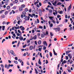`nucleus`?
<instances>
[{"label": "nucleus", "instance_id": "nucleus-16", "mask_svg": "<svg viewBox=\"0 0 74 74\" xmlns=\"http://www.w3.org/2000/svg\"><path fill=\"white\" fill-rule=\"evenodd\" d=\"M33 46H30L29 47V49L30 50H32L33 49Z\"/></svg>", "mask_w": 74, "mask_h": 74}, {"label": "nucleus", "instance_id": "nucleus-62", "mask_svg": "<svg viewBox=\"0 0 74 74\" xmlns=\"http://www.w3.org/2000/svg\"><path fill=\"white\" fill-rule=\"evenodd\" d=\"M10 22H7V23H6L7 25H8V24L10 23Z\"/></svg>", "mask_w": 74, "mask_h": 74}, {"label": "nucleus", "instance_id": "nucleus-42", "mask_svg": "<svg viewBox=\"0 0 74 74\" xmlns=\"http://www.w3.org/2000/svg\"><path fill=\"white\" fill-rule=\"evenodd\" d=\"M14 62L15 63H16V64H18V62L16 61H14Z\"/></svg>", "mask_w": 74, "mask_h": 74}, {"label": "nucleus", "instance_id": "nucleus-28", "mask_svg": "<svg viewBox=\"0 0 74 74\" xmlns=\"http://www.w3.org/2000/svg\"><path fill=\"white\" fill-rule=\"evenodd\" d=\"M41 49H42V47H41L40 48H38V50L39 51H41Z\"/></svg>", "mask_w": 74, "mask_h": 74}, {"label": "nucleus", "instance_id": "nucleus-4", "mask_svg": "<svg viewBox=\"0 0 74 74\" xmlns=\"http://www.w3.org/2000/svg\"><path fill=\"white\" fill-rule=\"evenodd\" d=\"M71 4L70 6H69L68 9V11H70V10L71 9Z\"/></svg>", "mask_w": 74, "mask_h": 74}, {"label": "nucleus", "instance_id": "nucleus-49", "mask_svg": "<svg viewBox=\"0 0 74 74\" xmlns=\"http://www.w3.org/2000/svg\"><path fill=\"white\" fill-rule=\"evenodd\" d=\"M42 14V13H41V12H39V15L40 16H41V15Z\"/></svg>", "mask_w": 74, "mask_h": 74}, {"label": "nucleus", "instance_id": "nucleus-54", "mask_svg": "<svg viewBox=\"0 0 74 74\" xmlns=\"http://www.w3.org/2000/svg\"><path fill=\"white\" fill-rule=\"evenodd\" d=\"M50 35L51 36H53V35L52 33V32H50Z\"/></svg>", "mask_w": 74, "mask_h": 74}, {"label": "nucleus", "instance_id": "nucleus-6", "mask_svg": "<svg viewBox=\"0 0 74 74\" xmlns=\"http://www.w3.org/2000/svg\"><path fill=\"white\" fill-rule=\"evenodd\" d=\"M68 56L69 58L70 59H71L72 58V56H71V53H69V54H68Z\"/></svg>", "mask_w": 74, "mask_h": 74}, {"label": "nucleus", "instance_id": "nucleus-9", "mask_svg": "<svg viewBox=\"0 0 74 74\" xmlns=\"http://www.w3.org/2000/svg\"><path fill=\"white\" fill-rule=\"evenodd\" d=\"M33 38V40H36L37 39V35H35L34 36V37L32 38Z\"/></svg>", "mask_w": 74, "mask_h": 74}, {"label": "nucleus", "instance_id": "nucleus-46", "mask_svg": "<svg viewBox=\"0 0 74 74\" xmlns=\"http://www.w3.org/2000/svg\"><path fill=\"white\" fill-rule=\"evenodd\" d=\"M39 4L40 6H41L42 5V4H41V3L40 2L39 3Z\"/></svg>", "mask_w": 74, "mask_h": 74}, {"label": "nucleus", "instance_id": "nucleus-12", "mask_svg": "<svg viewBox=\"0 0 74 74\" xmlns=\"http://www.w3.org/2000/svg\"><path fill=\"white\" fill-rule=\"evenodd\" d=\"M70 52V51H66V55H68L69 53Z\"/></svg>", "mask_w": 74, "mask_h": 74}, {"label": "nucleus", "instance_id": "nucleus-29", "mask_svg": "<svg viewBox=\"0 0 74 74\" xmlns=\"http://www.w3.org/2000/svg\"><path fill=\"white\" fill-rule=\"evenodd\" d=\"M1 16L2 18H5V15H1Z\"/></svg>", "mask_w": 74, "mask_h": 74}, {"label": "nucleus", "instance_id": "nucleus-38", "mask_svg": "<svg viewBox=\"0 0 74 74\" xmlns=\"http://www.w3.org/2000/svg\"><path fill=\"white\" fill-rule=\"evenodd\" d=\"M5 68H8V65L7 64H5Z\"/></svg>", "mask_w": 74, "mask_h": 74}, {"label": "nucleus", "instance_id": "nucleus-35", "mask_svg": "<svg viewBox=\"0 0 74 74\" xmlns=\"http://www.w3.org/2000/svg\"><path fill=\"white\" fill-rule=\"evenodd\" d=\"M37 22L38 23H40V21H39V20L38 18H37Z\"/></svg>", "mask_w": 74, "mask_h": 74}, {"label": "nucleus", "instance_id": "nucleus-30", "mask_svg": "<svg viewBox=\"0 0 74 74\" xmlns=\"http://www.w3.org/2000/svg\"><path fill=\"white\" fill-rule=\"evenodd\" d=\"M49 55L51 57H52V54L51 52H50Z\"/></svg>", "mask_w": 74, "mask_h": 74}, {"label": "nucleus", "instance_id": "nucleus-44", "mask_svg": "<svg viewBox=\"0 0 74 74\" xmlns=\"http://www.w3.org/2000/svg\"><path fill=\"white\" fill-rule=\"evenodd\" d=\"M63 62L64 63H67V61L64 60Z\"/></svg>", "mask_w": 74, "mask_h": 74}, {"label": "nucleus", "instance_id": "nucleus-18", "mask_svg": "<svg viewBox=\"0 0 74 74\" xmlns=\"http://www.w3.org/2000/svg\"><path fill=\"white\" fill-rule=\"evenodd\" d=\"M19 10L20 11H23V8H19Z\"/></svg>", "mask_w": 74, "mask_h": 74}, {"label": "nucleus", "instance_id": "nucleus-26", "mask_svg": "<svg viewBox=\"0 0 74 74\" xmlns=\"http://www.w3.org/2000/svg\"><path fill=\"white\" fill-rule=\"evenodd\" d=\"M35 73H36V74H37V73H38V71H37V69H35Z\"/></svg>", "mask_w": 74, "mask_h": 74}, {"label": "nucleus", "instance_id": "nucleus-47", "mask_svg": "<svg viewBox=\"0 0 74 74\" xmlns=\"http://www.w3.org/2000/svg\"><path fill=\"white\" fill-rule=\"evenodd\" d=\"M26 45H24L23 46V48H25V47H26Z\"/></svg>", "mask_w": 74, "mask_h": 74}, {"label": "nucleus", "instance_id": "nucleus-32", "mask_svg": "<svg viewBox=\"0 0 74 74\" xmlns=\"http://www.w3.org/2000/svg\"><path fill=\"white\" fill-rule=\"evenodd\" d=\"M60 5H61V4H62V3H61L60 2H58V3L57 4V5H60Z\"/></svg>", "mask_w": 74, "mask_h": 74}, {"label": "nucleus", "instance_id": "nucleus-3", "mask_svg": "<svg viewBox=\"0 0 74 74\" xmlns=\"http://www.w3.org/2000/svg\"><path fill=\"white\" fill-rule=\"evenodd\" d=\"M54 11H55V12H53V14L55 16L56 15H57L58 14V12H57V11L56 10H54Z\"/></svg>", "mask_w": 74, "mask_h": 74}, {"label": "nucleus", "instance_id": "nucleus-34", "mask_svg": "<svg viewBox=\"0 0 74 74\" xmlns=\"http://www.w3.org/2000/svg\"><path fill=\"white\" fill-rule=\"evenodd\" d=\"M67 70H68V72H69V73H70V72H71V70L69 69H67Z\"/></svg>", "mask_w": 74, "mask_h": 74}, {"label": "nucleus", "instance_id": "nucleus-5", "mask_svg": "<svg viewBox=\"0 0 74 74\" xmlns=\"http://www.w3.org/2000/svg\"><path fill=\"white\" fill-rule=\"evenodd\" d=\"M56 3H57V1H56V0L54 2V3H52V4L53 5L56 6Z\"/></svg>", "mask_w": 74, "mask_h": 74}, {"label": "nucleus", "instance_id": "nucleus-59", "mask_svg": "<svg viewBox=\"0 0 74 74\" xmlns=\"http://www.w3.org/2000/svg\"><path fill=\"white\" fill-rule=\"evenodd\" d=\"M15 60H18V58H17V57H15Z\"/></svg>", "mask_w": 74, "mask_h": 74}, {"label": "nucleus", "instance_id": "nucleus-41", "mask_svg": "<svg viewBox=\"0 0 74 74\" xmlns=\"http://www.w3.org/2000/svg\"><path fill=\"white\" fill-rule=\"evenodd\" d=\"M19 44H20V41H19L18 42L17 44V47H19Z\"/></svg>", "mask_w": 74, "mask_h": 74}, {"label": "nucleus", "instance_id": "nucleus-33", "mask_svg": "<svg viewBox=\"0 0 74 74\" xmlns=\"http://www.w3.org/2000/svg\"><path fill=\"white\" fill-rule=\"evenodd\" d=\"M25 12H27L28 11V9L26 8L25 9Z\"/></svg>", "mask_w": 74, "mask_h": 74}, {"label": "nucleus", "instance_id": "nucleus-7", "mask_svg": "<svg viewBox=\"0 0 74 74\" xmlns=\"http://www.w3.org/2000/svg\"><path fill=\"white\" fill-rule=\"evenodd\" d=\"M43 44L45 45H46V46H47V42H46L45 41L43 42Z\"/></svg>", "mask_w": 74, "mask_h": 74}, {"label": "nucleus", "instance_id": "nucleus-45", "mask_svg": "<svg viewBox=\"0 0 74 74\" xmlns=\"http://www.w3.org/2000/svg\"><path fill=\"white\" fill-rule=\"evenodd\" d=\"M21 30H22V31L24 30H25V28L23 27L22 28V29H21Z\"/></svg>", "mask_w": 74, "mask_h": 74}, {"label": "nucleus", "instance_id": "nucleus-10", "mask_svg": "<svg viewBox=\"0 0 74 74\" xmlns=\"http://www.w3.org/2000/svg\"><path fill=\"white\" fill-rule=\"evenodd\" d=\"M39 3V1L38 0H37V1L36 2H35L34 3V4L35 5H36V4H38V3Z\"/></svg>", "mask_w": 74, "mask_h": 74}, {"label": "nucleus", "instance_id": "nucleus-57", "mask_svg": "<svg viewBox=\"0 0 74 74\" xmlns=\"http://www.w3.org/2000/svg\"><path fill=\"white\" fill-rule=\"evenodd\" d=\"M35 59H36V58H35V57H34L33 58H32L33 60H34Z\"/></svg>", "mask_w": 74, "mask_h": 74}, {"label": "nucleus", "instance_id": "nucleus-15", "mask_svg": "<svg viewBox=\"0 0 74 74\" xmlns=\"http://www.w3.org/2000/svg\"><path fill=\"white\" fill-rule=\"evenodd\" d=\"M38 63L39 64H40V65H41V61L40 60V59H39V60L38 61Z\"/></svg>", "mask_w": 74, "mask_h": 74}, {"label": "nucleus", "instance_id": "nucleus-55", "mask_svg": "<svg viewBox=\"0 0 74 74\" xmlns=\"http://www.w3.org/2000/svg\"><path fill=\"white\" fill-rule=\"evenodd\" d=\"M13 36L14 37H16V35H15V34H13Z\"/></svg>", "mask_w": 74, "mask_h": 74}, {"label": "nucleus", "instance_id": "nucleus-53", "mask_svg": "<svg viewBox=\"0 0 74 74\" xmlns=\"http://www.w3.org/2000/svg\"><path fill=\"white\" fill-rule=\"evenodd\" d=\"M18 33H21V34H22V33L21 32L20 30H18Z\"/></svg>", "mask_w": 74, "mask_h": 74}, {"label": "nucleus", "instance_id": "nucleus-56", "mask_svg": "<svg viewBox=\"0 0 74 74\" xmlns=\"http://www.w3.org/2000/svg\"><path fill=\"white\" fill-rule=\"evenodd\" d=\"M72 45H73V44H71L69 45H68V47H71V46H72Z\"/></svg>", "mask_w": 74, "mask_h": 74}, {"label": "nucleus", "instance_id": "nucleus-23", "mask_svg": "<svg viewBox=\"0 0 74 74\" xmlns=\"http://www.w3.org/2000/svg\"><path fill=\"white\" fill-rule=\"evenodd\" d=\"M8 11H6L5 12V15H6L7 14H8Z\"/></svg>", "mask_w": 74, "mask_h": 74}, {"label": "nucleus", "instance_id": "nucleus-22", "mask_svg": "<svg viewBox=\"0 0 74 74\" xmlns=\"http://www.w3.org/2000/svg\"><path fill=\"white\" fill-rule=\"evenodd\" d=\"M5 29V26H2V30L4 31V29Z\"/></svg>", "mask_w": 74, "mask_h": 74}, {"label": "nucleus", "instance_id": "nucleus-19", "mask_svg": "<svg viewBox=\"0 0 74 74\" xmlns=\"http://www.w3.org/2000/svg\"><path fill=\"white\" fill-rule=\"evenodd\" d=\"M14 66V65H13V64H11V65H10V64H9L8 65V68H10V66L11 67H13V66Z\"/></svg>", "mask_w": 74, "mask_h": 74}, {"label": "nucleus", "instance_id": "nucleus-51", "mask_svg": "<svg viewBox=\"0 0 74 74\" xmlns=\"http://www.w3.org/2000/svg\"><path fill=\"white\" fill-rule=\"evenodd\" d=\"M49 11L50 13H52V10H49Z\"/></svg>", "mask_w": 74, "mask_h": 74}, {"label": "nucleus", "instance_id": "nucleus-52", "mask_svg": "<svg viewBox=\"0 0 74 74\" xmlns=\"http://www.w3.org/2000/svg\"><path fill=\"white\" fill-rule=\"evenodd\" d=\"M30 42V40H28L27 41V44H28V43H29Z\"/></svg>", "mask_w": 74, "mask_h": 74}, {"label": "nucleus", "instance_id": "nucleus-40", "mask_svg": "<svg viewBox=\"0 0 74 74\" xmlns=\"http://www.w3.org/2000/svg\"><path fill=\"white\" fill-rule=\"evenodd\" d=\"M59 14H62V13H63V11H61L60 12H59Z\"/></svg>", "mask_w": 74, "mask_h": 74}, {"label": "nucleus", "instance_id": "nucleus-31", "mask_svg": "<svg viewBox=\"0 0 74 74\" xmlns=\"http://www.w3.org/2000/svg\"><path fill=\"white\" fill-rule=\"evenodd\" d=\"M15 2L16 4H17L18 2V0H15Z\"/></svg>", "mask_w": 74, "mask_h": 74}, {"label": "nucleus", "instance_id": "nucleus-20", "mask_svg": "<svg viewBox=\"0 0 74 74\" xmlns=\"http://www.w3.org/2000/svg\"><path fill=\"white\" fill-rule=\"evenodd\" d=\"M44 37H45V35H44V34H41V37H42V38H43Z\"/></svg>", "mask_w": 74, "mask_h": 74}, {"label": "nucleus", "instance_id": "nucleus-8", "mask_svg": "<svg viewBox=\"0 0 74 74\" xmlns=\"http://www.w3.org/2000/svg\"><path fill=\"white\" fill-rule=\"evenodd\" d=\"M19 38L20 39V40L21 41H22V40H23V37H22V36H21V37H19Z\"/></svg>", "mask_w": 74, "mask_h": 74}, {"label": "nucleus", "instance_id": "nucleus-13", "mask_svg": "<svg viewBox=\"0 0 74 74\" xmlns=\"http://www.w3.org/2000/svg\"><path fill=\"white\" fill-rule=\"evenodd\" d=\"M58 30V31H60V27H58L56 28V30Z\"/></svg>", "mask_w": 74, "mask_h": 74}, {"label": "nucleus", "instance_id": "nucleus-43", "mask_svg": "<svg viewBox=\"0 0 74 74\" xmlns=\"http://www.w3.org/2000/svg\"><path fill=\"white\" fill-rule=\"evenodd\" d=\"M27 65H29V66L30 65V64H29V61H27Z\"/></svg>", "mask_w": 74, "mask_h": 74}, {"label": "nucleus", "instance_id": "nucleus-1", "mask_svg": "<svg viewBox=\"0 0 74 74\" xmlns=\"http://www.w3.org/2000/svg\"><path fill=\"white\" fill-rule=\"evenodd\" d=\"M10 53L11 54V55H12L13 56H16V55H15V53H14V52L13 51L11 50L10 51Z\"/></svg>", "mask_w": 74, "mask_h": 74}, {"label": "nucleus", "instance_id": "nucleus-2", "mask_svg": "<svg viewBox=\"0 0 74 74\" xmlns=\"http://www.w3.org/2000/svg\"><path fill=\"white\" fill-rule=\"evenodd\" d=\"M24 19H25V21H29V19H30V17H29V16H26Z\"/></svg>", "mask_w": 74, "mask_h": 74}, {"label": "nucleus", "instance_id": "nucleus-14", "mask_svg": "<svg viewBox=\"0 0 74 74\" xmlns=\"http://www.w3.org/2000/svg\"><path fill=\"white\" fill-rule=\"evenodd\" d=\"M48 34H49L48 31H46V34H45V33H44V35H45V36H46V35H48Z\"/></svg>", "mask_w": 74, "mask_h": 74}, {"label": "nucleus", "instance_id": "nucleus-60", "mask_svg": "<svg viewBox=\"0 0 74 74\" xmlns=\"http://www.w3.org/2000/svg\"><path fill=\"white\" fill-rule=\"evenodd\" d=\"M45 49H46V47H44L43 48V50H45Z\"/></svg>", "mask_w": 74, "mask_h": 74}, {"label": "nucleus", "instance_id": "nucleus-11", "mask_svg": "<svg viewBox=\"0 0 74 74\" xmlns=\"http://www.w3.org/2000/svg\"><path fill=\"white\" fill-rule=\"evenodd\" d=\"M25 5L24 4H23L21 5V8H25Z\"/></svg>", "mask_w": 74, "mask_h": 74}, {"label": "nucleus", "instance_id": "nucleus-50", "mask_svg": "<svg viewBox=\"0 0 74 74\" xmlns=\"http://www.w3.org/2000/svg\"><path fill=\"white\" fill-rule=\"evenodd\" d=\"M5 39H3L2 40V43H3V42H4V41H5Z\"/></svg>", "mask_w": 74, "mask_h": 74}, {"label": "nucleus", "instance_id": "nucleus-39", "mask_svg": "<svg viewBox=\"0 0 74 74\" xmlns=\"http://www.w3.org/2000/svg\"><path fill=\"white\" fill-rule=\"evenodd\" d=\"M42 27L41 26H40L39 27V29H42Z\"/></svg>", "mask_w": 74, "mask_h": 74}, {"label": "nucleus", "instance_id": "nucleus-64", "mask_svg": "<svg viewBox=\"0 0 74 74\" xmlns=\"http://www.w3.org/2000/svg\"><path fill=\"white\" fill-rule=\"evenodd\" d=\"M17 36H20V34H19V33H18L17 34Z\"/></svg>", "mask_w": 74, "mask_h": 74}, {"label": "nucleus", "instance_id": "nucleus-61", "mask_svg": "<svg viewBox=\"0 0 74 74\" xmlns=\"http://www.w3.org/2000/svg\"><path fill=\"white\" fill-rule=\"evenodd\" d=\"M48 4H49V5H52V4H51V3L50 2H48Z\"/></svg>", "mask_w": 74, "mask_h": 74}, {"label": "nucleus", "instance_id": "nucleus-27", "mask_svg": "<svg viewBox=\"0 0 74 74\" xmlns=\"http://www.w3.org/2000/svg\"><path fill=\"white\" fill-rule=\"evenodd\" d=\"M47 1H48V0H45L43 1V3H47Z\"/></svg>", "mask_w": 74, "mask_h": 74}, {"label": "nucleus", "instance_id": "nucleus-36", "mask_svg": "<svg viewBox=\"0 0 74 74\" xmlns=\"http://www.w3.org/2000/svg\"><path fill=\"white\" fill-rule=\"evenodd\" d=\"M52 26H53V24L51 23L50 25V27H52Z\"/></svg>", "mask_w": 74, "mask_h": 74}, {"label": "nucleus", "instance_id": "nucleus-48", "mask_svg": "<svg viewBox=\"0 0 74 74\" xmlns=\"http://www.w3.org/2000/svg\"><path fill=\"white\" fill-rule=\"evenodd\" d=\"M1 66L3 68H4V66L3 65V64H1Z\"/></svg>", "mask_w": 74, "mask_h": 74}, {"label": "nucleus", "instance_id": "nucleus-21", "mask_svg": "<svg viewBox=\"0 0 74 74\" xmlns=\"http://www.w3.org/2000/svg\"><path fill=\"white\" fill-rule=\"evenodd\" d=\"M37 36L38 37H40L41 36V34L40 33H38L37 34Z\"/></svg>", "mask_w": 74, "mask_h": 74}, {"label": "nucleus", "instance_id": "nucleus-37", "mask_svg": "<svg viewBox=\"0 0 74 74\" xmlns=\"http://www.w3.org/2000/svg\"><path fill=\"white\" fill-rule=\"evenodd\" d=\"M8 1H9V0H6L5 3H8Z\"/></svg>", "mask_w": 74, "mask_h": 74}, {"label": "nucleus", "instance_id": "nucleus-24", "mask_svg": "<svg viewBox=\"0 0 74 74\" xmlns=\"http://www.w3.org/2000/svg\"><path fill=\"white\" fill-rule=\"evenodd\" d=\"M6 8L7 10H9V9H10V6H8Z\"/></svg>", "mask_w": 74, "mask_h": 74}, {"label": "nucleus", "instance_id": "nucleus-25", "mask_svg": "<svg viewBox=\"0 0 74 74\" xmlns=\"http://www.w3.org/2000/svg\"><path fill=\"white\" fill-rule=\"evenodd\" d=\"M22 14H23V15H26V13L25 12L23 11L22 12Z\"/></svg>", "mask_w": 74, "mask_h": 74}, {"label": "nucleus", "instance_id": "nucleus-58", "mask_svg": "<svg viewBox=\"0 0 74 74\" xmlns=\"http://www.w3.org/2000/svg\"><path fill=\"white\" fill-rule=\"evenodd\" d=\"M14 27H12V30H14Z\"/></svg>", "mask_w": 74, "mask_h": 74}, {"label": "nucleus", "instance_id": "nucleus-63", "mask_svg": "<svg viewBox=\"0 0 74 74\" xmlns=\"http://www.w3.org/2000/svg\"><path fill=\"white\" fill-rule=\"evenodd\" d=\"M60 16L58 15H57V18H60Z\"/></svg>", "mask_w": 74, "mask_h": 74}, {"label": "nucleus", "instance_id": "nucleus-17", "mask_svg": "<svg viewBox=\"0 0 74 74\" xmlns=\"http://www.w3.org/2000/svg\"><path fill=\"white\" fill-rule=\"evenodd\" d=\"M38 43L39 45H40L41 44V40H39L38 42Z\"/></svg>", "mask_w": 74, "mask_h": 74}]
</instances>
